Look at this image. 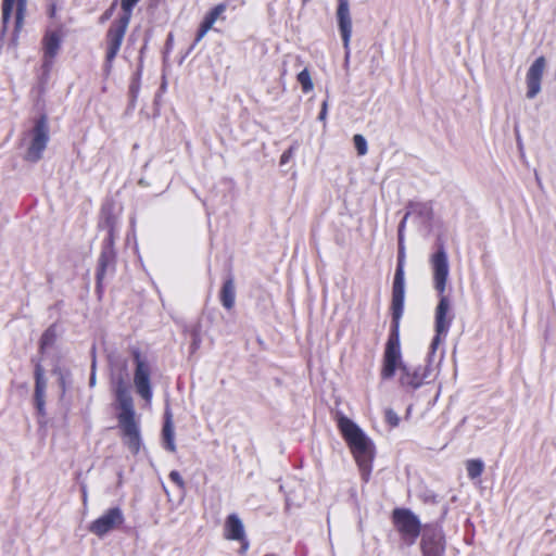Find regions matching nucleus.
Masks as SVG:
<instances>
[{"instance_id": "f257e3e1", "label": "nucleus", "mask_w": 556, "mask_h": 556, "mask_svg": "<svg viewBox=\"0 0 556 556\" xmlns=\"http://www.w3.org/2000/svg\"><path fill=\"white\" fill-rule=\"evenodd\" d=\"M404 302L405 278L403 260L400 255L392 285V298L390 306L392 319L382 355L380 378L382 380H390L395 376L396 370H399V382L402 387L418 389L424 384L425 379L427 378V368H410L403 363L400 340V323L404 313Z\"/></svg>"}, {"instance_id": "f03ea898", "label": "nucleus", "mask_w": 556, "mask_h": 556, "mask_svg": "<svg viewBox=\"0 0 556 556\" xmlns=\"http://www.w3.org/2000/svg\"><path fill=\"white\" fill-rule=\"evenodd\" d=\"M430 264L433 276V288L438 293L439 302L434 309V331L430 349L434 353L438 346L446 338L454 314L452 313L451 300L446 295V283L448 279V261L444 244L440 242L437 251L430 257Z\"/></svg>"}, {"instance_id": "7ed1b4c3", "label": "nucleus", "mask_w": 556, "mask_h": 556, "mask_svg": "<svg viewBox=\"0 0 556 556\" xmlns=\"http://www.w3.org/2000/svg\"><path fill=\"white\" fill-rule=\"evenodd\" d=\"M337 427L359 469L362 480L368 482L376 455L375 444L353 420L343 414H338Z\"/></svg>"}, {"instance_id": "20e7f679", "label": "nucleus", "mask_w": 556, "mask_h": 556, "mask_svg": "<svg viewBox=\"0 0 556 556\" xmlns=\"http://www.w3.org/2000/svg\"><path fill=\"white\" fill-rule=\"evenodd\" d=\"M114 395L118 405L117 421L121 431V438L127 448L137 455L141 448L140 426L136 419L134 400L130 395L128 386L123 377L113 382Z\"/></svg>"}, {"instance_id": "39448f33", "label": "nucleus", "mask_w": 556, "mask_h": 556, "mask_svg": "<svg viewBox=\"0 0 556 556\" xmlns=\"http://www.w3.org/2000/svg\"><path fill=\"white\" fill-rule=\"evenodd\" d=\"M140 1L141 0H121V14L110 24L105 31L102 43L104 50L103 72L105 75H110L113 70L114 61L122 49L130 24L134 9Z\"/></svg>"}, {"instance_id": "423d86ee", "label": "nucleus", "mask_w": 556, "mask_h": 556, "mask_svg": "<svg viewBox=\"0 0 556 556\" xmlns=\"http://www.w3.org/2000/svg\"><path fill=\"white\" fill-rule=\"evenodd\" d=\"M129 352L135 365L134 386L136 392L142 400L150 403L153 396L151 383V365L139 348L132 346L130 348Z\"/></svg>"}, {"instance_id": "0eeeda50", "label": "nucleus", "mask_w": 556, "mask_h": 556, "mask_svg": "<svg viewBox=\"0 0 556 556\" xmlns=\"http://www.w3.org/2000/svg\"><path fill=\"white\" fill-rule=\"evenodd\" d=\"M391 521L401 540L408 546L416 543L421 533L419 518L408 508L396 507L391 513Z\"/></svg>"}, {"instance_id": "6e6552de", "label": "nucleus", "mask_w": 556, "mask_h": 556, "mask_svg": "<svg viewBox=\"0 0 556 556\" xmlns=\"http://www.w3.org/2000/svg\"><path fill=\"white\" fill-rule=\"evenodd\" d=\"M30 142L25 153V161L36 163L41 160L43 151L49 142L48 117L43 114L38 117L29 132Z\"/></svg>"}, {"instance_id": "1a4fd4ad", "label": "nucleus", "mask_w": 556, "mask_h": 556, "mask_svg": "<svg viewBox=\"0 0 556 556\" xmlns=\"http://www.w3.org/2000/svg\"><path fill=\"white\" fill-rule=\"evenodd\" d=\"M13 11H15V18L12 34V43L17 46L20 34L24 27L25 16L27 13V0H2L1 17L4 29L8 27Z\"/></svg>"}, {"instance_id": "9d476101", "label": "nucleus", "mask_w": 556, "mask_h": 556, "mask_svg": "<svg viewBox=\"0 0 556 556\" xmlns=\"http://www.w3.org/2000/svg\"><path fill=\"white\" fill-rule=\"evenodd\" d=\"M125 521L124 514L119 507H111L99 518L89 525V531L98 538H103L109 532L118 529Z\"/></svg>"}, {"instance_id": "9b49d317", "label": "nucleus", "mask_w": 556, "mask_h": 556, "mask_svg": "<svg viewBox=\"0 0 556 556\" xmlns=\"http://www.w3.org/2000/svg\"><path fill=\"white\" fill-rule=\"evenodd\" d=\"M64 37L63 27L47 29L41 39L42 67L50 71L56 58Z\"/></svg>"}, {"instance_id": "f8f14e48", "label": "nucleus", "mask_w": 556, "mask_h": 556, "mask_svg": "<svg viewBox=\"0 0 556 556\" xmlns=\"http://www.w3.org/2000/svg\"><path fill=\"white\" fill-rule=\"evenodd\" d=\"M446 541L443 531L437 527L426 526L420 540L422 556H444Z\"/></svg>"}, {"instance_id": "ddd939ff", "label": "nucleus", "mask_w": 556, "mask_h": 556, "mask_svg": "<svg viewBox=\"0 0 556 556\" xmlns=\"http://www.w3.org/2000/svg\"><path fill=\"white\" fill-rule=\"evenodd\" d=\"M34 405L38 416H46V390L48 386L47 378L45 376V368L40 361L35 363L34 366Z\"/></svg>"}, {"instance_id": "4468645a", "label": "nucleus", "mask_w": 556, "mask_h": 556, "mask_svg": "<svg viewBox=\"0 0 556 556\" xmlns=\"http://www.w3.org/2000/svg\"><path fill=\"white\" fill-rule=\"evenodd\" d=\"M545 66L546 60L543 55L536 58L535 61L530 65L526 74V96L528 99H533L540 93Z\"/></svg>"}, {"instance_id": "2eb2a0df", "label": "nucleus", "mask_w": 556, "mask_h": 556, "mask_svg": "<svg viewBox=\"0 0 556 556\" xmlns=\"http://www.w3.org/2000/svg\"><path fill=\"white\" fill-rule=\"evenodd\" d=\"M337 21L342 37L343 47L345 52L349 53L352 35V20L350 15L349 0H338Z\"/></svg>"}, {"instance_id": "dca6fc26", "label": "nucleus", "mask_w": 556, "mask_h": 556, "mask_svg": "<svg viewBox=\"0 0 556 556\" xmlns=\"http://www.w3.org/2000/svg\"><path fill=\"white\" fill-rule=\"evenodd\" d=\"M226 10V3H218L205 14L203 21L201 22L197 30L192 47L198 45L204 38L207 31L213 28L214 23L224 14Z\"/></svg>"}, {"instance_id": "f3484780", "label": "nucleus", "mask_w": 556, "mask_h": 556, "mask_svg": "<svg viewBox=\"0 0 556 556\" xmlns=\"http://www.w3.org/2000/svg\"><path fill=\"white\" fill-rule=\"evenodd\" d=\"M245 535L241 519L236 514H230L225 520L224 536L226 540H243Z\"/></svg>"}, {"instance_id": "a211bd4d", "label": "nucleus", "mask_w": 556, "mask_h": 556, "mask_svg": "<svg viewBox=\"0 0 556 556\" xmlns=\"http://www.w3.org/2000/svg\"><path fill=\"white\" fill-rule=\"evenodd\" d=\"M116 262V252L109 250H101L98 258V266L96 271L97 287H101L102 281L105 277L106 270L110 266H114Z\"/></svg>"}, {"instance_id": "6ab92c4d", "label": "nucleus", "mask_w": 556, "mask_h": 556, "mask_svg": "<svg viewBox=\"0 0 556 556\" xmlns=\"http://www.w3.org/2000/svg\"><path fill=\"white\" fill-rule=\"evenodd\" d=\"M235 300H236V287L233 277L229 275L223 282L220 292H219V301L222 305L227 309L230 311L235 306Z\"/></svg>"}, {"instance_id": "aec40b11", "label": "nucleus", "mask_w": 556, "mask_h": 556, "mask_svg": "<svg viewBox=\"0 0 556 556\" xmlns=\"http://www.w3.org/2000/svg\"><path fill=\"white\" fill-rule=\"evenodd\" d=\"M59 338V326L56 323L51 324L41 334L38 342V351L41 355L53 348Z\"/></svg>"}, {"instance_id": "412c9836", "label": "nucleus", "mask_w": 556, "mask_h": 556, "mask_svg": "<svg viewBox=\"0 0 556 556\" xmlns=\"http://www.w3.org/2000/svg\"><path fill=\"white\" fill-rule=\"evenodd\" d=\"M162 437H163L164 447L169 452H175L176 451L175 434H174V428H173V424H172V415L168 410L166 412V420L163 425Z\"/></svg>"}, {"instance_id": "4be33fe9", "label": "nucleus", "mask_w": 556, "mask_h": 556, "mask_svg": "<svg viewBox=\"0 0 556 556\" xmlns=\"http://www.w3.org/2000/svg\"><path fill=\"white\" fill-rule=\"evenodd\" d=\"M466 469L468 477L473 480L482 475L484 470V464L480 459H469L466 463Z\"/></svg>"}, {"instance_id": "5701e85b", "label": "nucleus", "mask_w": 556, "mask_h": 556, "mask_svg": "<svg viewBox=\"0 0 556 556\" xmlns=\"http://www.w3.org/2000/svg\"><path fill=\"white\" fill-rule=\"evenodd\" d=\"M298 83L301 85L302 91L308 93L314 89V84L311 77V73L307 68L301 71L296 76Z\"/></svg>"}, {"instance_id": "b1692460", "label": "nucleus", "mask_w": 556, "mask_h": 556, "mask_svg": "<svg viewBox=\"0 0 556 556\" xmlns=\"http://www.w3.org/2000/svg\"><path fill=\"white\" fill-rule=\"evenodd\" d=\"M98 227L106 230V233H116V218L112 213H105L99 224Z\"/></svg>"}, {"instance_id": "393cba45", "label": "nucleus", "mask_w": 556, "mask_h": 556, "mask_svg": "<svg viewBox=\"0 0 556 556\" xmlns=\"http://www.w3.org/2000/svg\"><path fill=\"white\" fill-rule=\"evenodd\" d=\"M353 142H354V147L357 151V154L359 156H363L367 153V151H368L367 141L364 138V136H362L359 134L354 135Z\"/></svg>"}, {"instance_id": "a878e982", "label": "nucleus", "mask_w": 556, "mask_h": 556, "mask_svg": "<svg viewBox=\"0 0 556 556\" xmlns=\"http://www.w3.org/2000/svg\"><path fill=\"white\" fill-rule=\"evenodd\" d=\"M384 420L392 428L397 427L400 424V417L392 408L386 409Z\"/></svg>"}, {"instance_id": "bb28decb", "label": "nucleus", "mask_w": 556, "mask_h": 556, "mask_svg": "<svg viewBox=\"0 0 556 556\" xmlns=\"http://www.w3.org/2000/svg\"><path fill=\"white\" fill-rule=\"evenodd\" d=\"M169 480L175 483L178 489L185 490L186 483L181 477V475L177 470H172L168 475Z\"/></svg>"}, {"instance_id": "cd10ccee", "label": "nucleus", "mask_w": 556, "mask_h": 556, "mask_svg": "<svg viewBox=\"0 0 556 556\" xmlns=\"http://www.w3.org/2000/svg\"><path fill=\"white\" fill-rule=\"evenodd\" d=\"M116 5H117V1L114 0L111 3V5L100 15L99 23L103 24L106 21H109L112 17V15H113V13H114V11L116 9Z\"/></svg>"}, {"instance_id": "c85d7f7f", "label": "nucleus", "mask_w": 556, "mask_h": 556, "mask_svg": "<svg viewBox=\"0 0 556 556\" xmlns=\"http://www.w3.org/2000/svg\"><path fill=\"white\" fill-rule=\"evenodd\" d=\"M115 238H116V233H106V237L102 243V250H109L111 252H115V249H114Z\"/></svg>"}, {"instance_id": "c756f323", "label": "nucleus", "mask_w": 556, "mask_h": 556, "mask_svg": "<svg viewBox=\"0 0 556 556\" xmlns=\"http://www.w3.org/2000/svg\"><path fill=\"white\" fill-rule=\"evenodd\" d=\"M293 152H294V148L293 147H290L289 149H287L280 156V165H285L287 164L290 159L292 157L293 155Z\"/></svg>"}, {"instance_id": "7c9ffc66", "label": "nucleus", "mask_w": 556, "mask_h": 556, "mask_svg": "<svg viewBox=\"0 0 556 556\" xmlns=\"http://www.w3.org/2000/svg\"><path fill=\"white\" fill-rule=\"evenodd\" d=\"M327 110H328V103L327 101L325 100L321 104V110L319 112V115H318V119L321 121V122H325L326 121V117H327Z\"/></svg>"}, {"instance_id": "2f4dec72", "label": "nucleus", "mask_w": 556, "mask_h": 556, "mask_svg": "<svg viewBox=\"0 0 556 556\" xmlns=\"http://www.w3.org/2000/svg\"><path fill=\"white\" fill-rule=\"evenodd\" d=\"M238 542H240L241 546H240V552L243 554L245 553L248 549H249V541L247 539V535H244V539L243 540H237Z\"/></svg>"}, {"instance_id": "473e14b6", "label": "nucleus", "mask_w": 556, "mask_h": 556, "mask_svg": "<svg viewBox=\"0 0 556 556\" xmlns=\"http://www.w3.org/2000/svg\"><path fill=\"white\" fill-rule=\"evenodd\" d=\"M59 384L62 389V393L64 394L66 392V381H65V377L63 375H61L59 378Z\"/></svg>"}, {"instance_id": "72a5a7b5", "label": "nucleus", "mask_w": 556, "mask_h": 556, "mask_svg": "<svg viewBox=\"0 0 556 556\" xmlns=\"http://www.w3.org/2000/svg\"><path fill=\"white\" fill-rule=\"evenodd\" d=\"M55 14H56V8H55V5H54V4H52V5L50 7V9H49V16H50L51 18H53V17H55Z\"/></svg>"}, {"instance_id": "f704fd0d", "label": "nucleus", "mask_w": 556, "mask_h": 556, "mask_svg": "<svg viewBox=\"0 0 556 556\" xmlns=\"http://www.w3.org/2000/svg\"><path fill=\"white\" fill-rule=\"evenodd\" d=\"M163 0H150V8H157Z\"/></svg>"}, {"instance_id": "c9c22d12", "label": "nucleus", "mask_w": 556, "mask_h": 556, "mask_svg": "<svg viewBox=\"0 0 556 556\" xmlns=\"http://www.w3.org/2000/svg\"><path fill=\"white\" fill-rule=\"evenodd\" d=\"M93 383H94V375H92L90 378V384L92 386Z\"/></svg>"}, {"instance_id": "e433bc0d", "label": "nucleus", "mask_w": 556, "mask_h": 556, "mask_svg": "<svg viewBox=\"0 0 556 556\" xmlns=\"http://www.w3.org/2000/svg\"><path fill=\"white\" fill-rule=\"evenodd\" d=\"M302 1V4L305 5L307 4L308 2H311L312 0H301Z\"/></svg>"}]
</instances>
